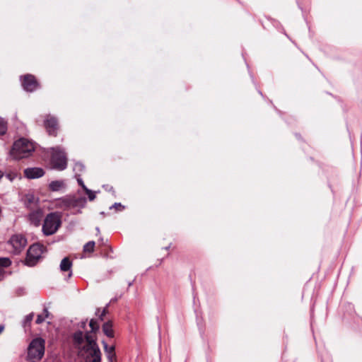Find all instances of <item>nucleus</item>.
Masks as SVG:
<instances>
[{
  "instance_id": "2",
  "label": "nucleus",
  "mask_w": 362,
  "mask_h": 362,
  "mask_svg": "<svg viewBox=\"0 0 362 362\" xmlns=\"http://www.w3.org/2000/svg\"><path fill=\"white\" fill-rule=\"evenodd\" d=\"M45 341L40 338H35L31 341L28 347L27 359L32 362L41 360L45 354Z\"/></svg>"
},
{
  "instance_id": "28",
  "label": "nucleus",
  "mask_w": 362,
  "mask_h": 362,
  "mask_svg": "<svg viewBox=\"0 0 362 362\" xmlns=\"http://www.w3.org/2000/svg\"><path fill=\"white\" fill-rule=\"evenodd\" d=\"M4 329V327L0 325V334L3 332Z\"/></svg>"
},
{
  "instance_id": "18",
  "label": "nucleus",
  "mask_w": 362,
  "mask_h": 362,
  "mask_svg": "<svg viewBox=\"0 0 362 362\" xmlns=\"http://www.w3.org/2000/svg\"><path fill=\"white\" fill-rule=\"evenodd\" d=\"M95 243L94 241H89L83 246V252L91 254L94 251Z\"/></svg>"
},
{
  "instance_id": "19",
  "label": "nucleus",
  "mask_w": 362,
  "mask_h": 362,
  "mask_svg": "<svg viewBox=\"0 0 362 362\" xmlns=\"http://www.w3.org/2000/svg\"><path fill=\"white\" fill-rule=\"evenodd\" d=\"M36 200H35V198L33 195H29L26 197V201H25V204L27 206L28 208L30 209H34L35 207L32 206V205H36Z\"/></svg>"
},
{
  "instance_id": "17",
  "label": "nucleus",
  "mask_w": 362,
  "mask_h": 362,
  "mask_svg": "<svg viewBox=\"0 0 362 362\" xmlns=\"http://www.w3.org/2000/svg\"><path fill=\"white\" fill-rule=\"evenodd\" d=\"M71 266H72V262L69 259V258L64 257L61 262L60 269L62 272H67V271L70 270V269L71 268Z\"/></svg>"
},
{
  "instance_id": "3",
  "label": "nucleus",
  "mask_w": 362,
  "mask_h": 362,
  "mask_svg": "<svg viewBox=\"0 0 362 362\" xmlns=\"http://www.w3.org/2000/svg\"><path fill=\"white\" fill-rule=\"evenodd\" d=\"M62 223L61 217L57 213L48 214L42 224V232L46 236L54 234Z\"/></svg>"
},
{
  "instance_id": "29",
  "label": "nucleus",
  "mask_w": 362,
  "mask_h": 362,
  "mask_svg": "<svg viewBox=\"0 0 362 362\" xmlns=\"http://www.w3.org/2000/svg\"><path fill=\"white\" fill-rule=\"evenodd\" d=\"M99 311H100V308H98L95 314L98 315Z\"/></svg>"
},
{
  "instance_id": "4",
  "label": "nucleus",
  "mask_w": 362,
  "mask_h": 362,
  "mask_svg": "<svg viewBox=\"0 0 362 362\" xmlns=\"http://www.w3.org/2000/svg\"><path fill=\"white\" fill-rule=\"evenodd\" d=\"M86 202V198H77L74 196H68L58 199L57 206L63 210H68L76 207L83 206Z\"/></svg>"
},
{
  "instance_id": "14",
  "label": "nucleus",
  "mask_w": 362,
  "mask_h": 362,
  "mask_svg": "<svg viewBox=\"0 0 362 362\" xmlns=\"http://www.w3.org/2000/svg\"><path fill=\"white\" fill-rule=\"evenodd\" d=\"M11 260L8 257H0V281L4 278V268L10 267Z\"/></svg>"
},
{
  "instance_id": "1",
  "label": "nucleus",
  "mask_w": 362,
  "mask_h": 362,
  "mask_svg": "<svg viewBox=\"0 0 362 362\" xmlns=\"http://www.w3.org/2000/svg\"><path fill=\"white\" fill-rule=\"evenodd\" d=\"M35 150L32 141L25 138H21L16 141L10 151V156L13 159L20 160L30 156Z\"/></svg>"
},
{
  "instance_id": "5",
  "label": "nucleus",
  "mask_w": 362,
  "mask_h": 362,
  "mask_svg": "<svg viewBox=\"0 0 362 362\" xmlns=\"http://www.w3.org/2000/svg\"><path fill=\"white\" fill-rule=\"evenodd\" d=\"M51 164L52 168L57 170H63L67 166V158L66 153L60 148H52Z\"/></svg>"
},
{
  "instance_id": "7",
  "label": "nucleus",
  "mask_w": 362,
  "mask_h": 362,
  "mask_svg": "<svg viewBox=\"0 0 362 362\" xmlns=\"http://www.w3.org/2000/svg\"><path fill=\"white\" fill-rule=\"evenodd\" d=\"M86 339L87 345L84 346L87 352L86 358L90 357L92 358L90 362H100L101 353L96 342L89 336L86 337Z\"/></svg>"
},
{
  "instance_id": "32",
  "label": "nucleus",
  "mask_w": 362,
  "mask_h": 362,
  "mask_svg": "<svg viewBox=\"0 0 362 362\" xmlns=\"http://www.w3.org/2000/svg\"><path fill=\"white\" fill-rule=\"evenodd\" d=\"M82 348L81 349V351H80V353H81V355H83V353H82Z\"/></svg>"
},
{
  "instance_id": "20",
  "label": "nucleus",
  "mask_w": 362,
  "mask_h": 362,
  "mask_svg": "<svg viewBox=\"0 0 362 362\" xmlns=\"http://www.w3.org/2000/svg\"><path fill=\"white\" fill-rule=\"evenodd\" d=\"M105 349L108 353L109 360L110 361V362H113L112 358H115V347L110 346V348H107V345L105 344Z\"/></svg>"
},
{
  "instance_id": "9",
  "label": "nucleus",
  "mask_w": 362,
  "mask_h": 362,
  "mask_svg": "<svg viewBox=\"0 0 362 362\" xmlns=\"http://www.w3.org/2000/svg\"><path fill=\"white\" fill-rule=\"evenodd\" d=\"M21 83L23 89L27 92H33L40 86L36 77L32 74H26L21 77Z\"/></svg>"
},
{
  "instance_id": "26",
  "label": "nucleus",
  "mask_w": 362,
  "mask_h": 362,
  "mask_svg": "<svg viewBox=\"0 0 362 362\" xmlns=\"http://www.w3.org/2000/svg\"><path fill=\"white\" fill-rule=\"evenodd\" d=\"M45 318L44 317H42V315H38L37 316L36 323L38 324V325L41 324V323H42L45 321Z\"/></svg>"
},
{
  "instance_id": "25",
  "label": "nucleus",
  "mask_w": 362,
  "mask_h": 362,
  "mask_svg": "<svg viewBox=\"0 0 362 362\" xmlns=\"http://www.w3.org/2000/svg\"><path fill=\"white\" fill-rule=\"evenodd\" d=\"M108 313L107 306L103 309L101 314L99 315V319L103 321L104 320V317Z\"/></svg>"
},
{
  "instance_id": "22",
  "label": "nucleus",
  "mask_w": 362,
  "mask_h": 362,
  "mask_svg": "<svg viewBox=\"0 0 362 362\" xmlns=\"http://www.w3.org/2000/svg\"><path fill=\"white\" fill-rule=\"evenodd\" d=\"M89 326L91 328L93 332H95L99 329V325L97 321L94 319H91L89 323Z\"/></svg>"
},
{
  "instance_id": "12",
  "label": "nucleus",
  "mask_w": 362,
  "mask_h": 362,
  "mask_svg": "<svg viewBox=\"0 0 362 362\" xmlns=\"http://www.w3.org/2000/svg\"><path fill=\"white\" fill-rule=\"evenodd\" d=\"M33 211H31L28 215L29 221L32 224H33L35 226H38L40 224L41 220L43 216V211L41 209L37 208L36 209H32Z\"/></svg>"
},
{
  "instance_id": "13",
  "label": "nucleus",
  "mask_w": 362,
  "mask_h": 362,
  "mask_svg": "<svg viewBox=\"0 0 362 362\" xmlns=\"http://www.w3.org/2000/svg\"><path fill=\"white\" fill-rule=\"evenodd\" d=\"M45 171L40 168H29L24 170L25 176L28 179H35L43 176Z\"/></svg>"
},
{
  "instance_id": "21",
  "label": "nucleus",
  "mask_w": 362,
  "mask_h": 362,
  "mask_svg": "<svg viewBox=\"0 0 362 362\" xmlns=\"http://www.w3.org/2000/svg\"><path fill=\"white\" fill-rule=\"evenodd\" d=\"M7 131V122L0 118V135H4Z\"/></svg>"
},
{
  "instance_id": "30",
  "label": "nucleus",
  "mask_w": 362,
  "mask_h": 362,
  "mask_svg": "<svg viewBox=\"0 0 362 362\" xmlns=\"http://www.w3.org/2000/svg\"><path fill=\"white\" fill-rule=\"evenodd\" d=\"M3 173L0 171V179L2 177Z\"/></svg>"
},
{
  "instance_id": "31",
  "label": "nucleus",
  "mask_w": 362,
  "mask_h": 362,
  "mask_svg": "<svg viewBox=\"0 0 362 362\" xmlns=\"http://www.w3.org/2000/svg\"><path fill=\"white\" fill-rule=\"evenodd\" d=\"M80 185L83 187L84 185L81 181L79 182Z\"/></svg>"
},
{
  "instance_id": "23",
  "label": "nucleus",
  "mask_w": 362,
  "mask_h": 362,
  "mask_svg": "<svg viewBox=\"0 0 362 362\" xmlns=\"http://www.w3.org/2000/svg\"><path fill=\"white\" fill-rule=\"evenodd\" d=\"M83 188L85 190L86 194L88 195L89 200H94L95 198V192L91 191L90 189H88L85 185H83Z\"/></svg>"
},
{
  "instance_id": "6",
  "label": "nucleus",
  "mask_w": 362,
  "mask_h": 362,
  "mask_svg": "<svg viewBox=\"0 0 362 362\" xmlns=\"http://www.w3.org/2000/svg\"><path fill=\"white\" fill-rule=\"evenodd\" d=\"M43 252L44 247L40 243L32 245L28 250L25 264L30 267L35 265L41 258Z\"/></svg>"
},
{
  "instance_id": "15",
  "label": "nucleus",
  "mask_w": 362,
  "mask_h": 362,
  "mask_svg": "<svg viewBox=\"0 0 362 362\" xmlns=\"http://www.w3.org/2000/svg\"><path fill=\"white\" fill-rule=\"evenodd\" d=\"M103 331L104 334L110 338L114 337V331L112 329V322L111 321H108L103 325Z\"/></svg>"
},
{
  "instance_id": "27",
  "label": "nucleus",
  "mask_w": 362,
  "mask_h": 362,
  "mask_svg": "<svg viewBox=\"0 0 362 362\" xmlns=\"http://www.w3.org/2000/svg\"><path fill=\"white\" fill-rule=\"evenodd\" d=\"M44 313H45V317H44L45 318L48 317H49V312H48L47 308L44 309Z\"/></svg>"
},
{
  "instance_id": "24",
  "label": "nucleus",
  "mask_w": 362,
  "mask_h": 362,
  "mask_svg": "<svg viewBox=\"0 0 362 362\" xmlns=\"http://www.w3.org/2000/svg\"><path fill=\"white\" fill-rule=\"evenodd\" d=\"M33 317H34V314L32 313H30L29 315H28L25 318V321H24V323L26 325V324H30L31 322V321L33 320Z\"/></svg>"
},
{
  "instance_id": "16",
  "label": "nucleus",
  "mask_w": 362,
  "mask_h": 362,
  "mask_svg": "<svg viewBox=\"0 0 362 362\" xmlns=\"http://www.w3.org/2000/svg\"><path fill=\"white\" fill-rule=\"evenodd\" d=\"M64 182L63 180H54L49 183V188L52 191H59L64 187Z\"/></svg>"
},
{
  "instance_id": "11",
  "label": "nucleus",
  "mask_w": 362,
  "mask_h": 362,
  "mask_svg": "<svg viewBox=\"0 0 362 362\" xmlns=\"http://www.w3.org/2000/svg\"><path fill=\"white\" fill-rule=\"evenodd\" d=\"M88 336L90 337L95 341V339L89 334L86 335V338ZM73 340L75 346L78 349L82 348V351H84V352L87 354L86 350L84 348V346L87 345V339H86V340H84L83 334L81 331L76 332L74 334Z\"/></svg>"
},
{
  "instance_id": "10",
  "label": "nucleus",
  "mask_w": 362,
  "mask_h": 362,
  "mask_svg": "<svg viewBox=\"0 0 362 362\" xmlns=\"http://www.w3.org/2000/svg\"><path fill=\"white\" fill-rule=\"evenodd\" d=\"M44 127L49 135L56 136L59 129L57 119L52 115H47L44 121Z\"/></svg>"
},
{
  "instance_id": "8",
  "label": "nucleus",
  "mask_w": 362,
  "mask_h": 362,
  "mask_svg": "<svg viewBox=\"0 0 362 362\" xmlns=\"http://www.w3.org/2000/svg\"><path fill=\"white\" fill-rule=\"evenodd\" d=\"M8 243L12 246L13 254H19L26 246L27 240L23 235L16 234L11 237Z\"/></svg>"
}]
</instances>
